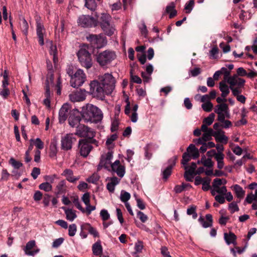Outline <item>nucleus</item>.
Instances as JSON below:
<instances>
[{
  "label": "nucleus",
  "mask_w": 257,
  "mask_h": 257,
  "mask_svg": "<svg viewBox=\"0 0 257 257\" xmlns=\"http://www.w3.org/2000/svg\"><path fill=\"white\" fill-rule=\"evenodd\" d=\"M81 115L85 122L97 123L103 118L101 109L95 105L87 103L81 108Z\"/></svg>",
  "instance_id": "f257e3e1"
},
{
  "label": "nucleus",
  "mask_w": 257,
  "mask_h": 257,
  "mask_svg": "<svg viewBox=\"0 0 257 257\" xmlns=\"http://www.w3.org/2000/svg\"><path fill=\"white\" fill-rule=\"evenodd\" d=\"M75 135L79 137L83 138L82 139H87L88 140L93 141L94 145L96 147L98 146V142L94 139L95 136V132L92 129L84 124H79L76 126Z\"/></svg>",
  "instance_id": "f03ea898"
},
{
  "label": "nucleus",
  "mask_w": 257,
  "mask_h": 257,
  "mask_svg": "<svg viewBox=\"0 0 257 257\" xmlns=\"http://www.w3.org/2000/svg\"><path fill=\"white\" fill-rule=\"evenodd\" d=\"M111 16L107 13H101L100 18L97 20L101 29L104 34L108 36H111L113 34L115 29L110 24Z\"/></svg>",
  "instance_id": "7ed1b4c3"
},
{
  "label": "nucleus",
  "mask_w": 257,
  "mask_h": 257,
  "mask_svg": "<svg viewBox=\"0 0 257 257\" xmlns=\"http://www.w3.org/2000/svg\"><path fill=\"white\" fill-rule=\"evenodd\" d=\"M97 80L105 90V93L111 94L115 88V80L114 77L111 74L105 73L99 77Z\"/></svg>",
  "instance_id": "20e7f679"
},
{
  "label": "nucleus",
  "mask_w": 257,
  "mask_h": 257,
  "mask_svg": "<svg viewBox=\"0 0 257 257\" xmlns=\"http://www.w3.org/2000/svg\"><path fill=\"white\" fill-rule=\"evenodd\" d=\"M90 91L89 93L93 97H95L100 100H104L106 95H109L105 93V90L101 86L100 82L97 80H94L89 84Z\"/></svg>",
  "instance_id": "39448f33"
},
{
  "label": "nucleus",
  "mask_w": 257,
  "mask_h": 257,
  "mask_svg": "<svg viewBox=\"0 0 257 257\" xmlns=\"http://www.w3.org/2000/svg\"><path fill=\"white\" fill-rule=\"evenodd\" d=\"M116 57L114 51L106 50L98 53L96 55V60L100 66H105L114 60Z\"/></svg>",
  "instance_id": "423d86ee"
},
{
  "label": "nucleus",
  "mask_w": 257,
  "mask_h": 257,
  "mask_svg": "<svg viewBox=\"0 0 257 257\" xmlns=\"http://www.w3.org/2000/svg\"><path fill=\"white\" fill-rule=\"evenodd\" d=\"M86 39L93 48L100 49L104 47L107 42V39L103 34H89Z\"/></svg>",
  "instance_id": "0eeeda50"
},
{
  "label": "nucleus",
  "mask_w": 257,
  "mask_h": 257,
  "mask_svg": "<svg viewBox=\"0 0 257 257\" xmlns=\"http://www.w3.org/2000/svg\"><path fill=\"white\" fill-rule=\"evenodd\" d=\"M92 144H94V143L92 141L80 139L78 144V150L80 155L83 158H86L93 148Z\"/></svg>",
  "instance_id": "6e6552de"
},
{
  "label": "nucleus",
  "mask_w": 257,
  "mask_h": 257,
  "mask_svg": "<svg viewBox=\"0 0 257 257\" xmlns=\"http://www.w3.org/2000/svg\"><path fill=\"white\" fill-rule=\"evenodd\" d=\"M77 55L81 65L83 67L87 69L92 67V62L91 54L87 50L81 49L77 52Z\"/></svg>",
  "instance_id": "1a4fd4ad"
},
{
  "label": "nucleus",
  "mask_w": 257,
  "mask_h": 257,
  "mask_svg": "<svg viewBox=\"0 0 257 257\" xmlns=\"http://www.w3.org/2000/svg\"><path fill=\"white\" fill-rule=\"evenodd\" d=\"M79 26L83 28H91L96 27L98 25L96 19L89 15H82L80 16L77 20Z\"/></svg>",
  "instance_id": "9d476101"
},
{
  "label": "nucleus",
  "mask_w": 257,
  "mask_h": 257,
  "mask_svg": "<svg viewBox=\"0 0 257 257\" xmlns=\"http://www.w3.org/2000/svg\"><path fill=\"white\" fill-rule=\"evenodd\" d=\"M86 80V76L83 71L78 69L74 73L70 80L71 86L74 88H78L81 86Z\"/></svg>",
  "instance_id": "9b49d317"
},
{
  "label": "nucleus",
  "mask_w": 257,
  "mask_h": 257,
  "mask_svg": "<svg viewBox=\"0 0 257 257\" xmlns=\"http://www.w3.org/2000/svg\"><path fill=\"white\" fill-rule=\"evenodd\" d=\"M76 142V138L72 134H66L62 137L61 140V148L64 151L71 150L72 145Z\"/></svg>",
  "instance_id": "f8f14e48"
},
{
  "label": "nucleus",
  "mask_w": 257,
  "mask_h": 257,
  "mask_svg": "<svg viewBox=\"0 0 257 257\" xmlns=\"http://www.w3.org/2000/svg\"><path fill=\"white\" fill-rule=\"evenodd\" d=\"M81 119L82 118L81 115V111H80L77 108H74L70 111L68 121L69 124L72 127H74L79 124Z\"/></svg>",
  "instance_id": "ddd939ff"
},
{
  "label": "nucleus",
  "mask_w": 257,
  "mask_h": 257,
  "mask_svg": "<svg viewBox=\"0 0 257 257\" xmlns=\"http://www.w3.org/2000/svg\"><path fill=\"white\" fill-rule=\"evenodd\" d=\"M36 33L38 38V42L41 46H43L44 45V34L45 32V29L40 17L36 18Z\"/></svg>",
  "instance_id": "4468645a"
},
{
  "label": "nucleus",
  "mask_w": 257,
  "mask_h": 257,
  "mask_svg": "<svg viewBox=\"0 0 257 257\" xmlns=\"http://www.w3.org/2000/svg\"><path fill=\"white\" fill-rule=\"evenodd\" d=\"M177 159L178 157L177 156H174L168 160V163L169 165L162 172L163 179L164 180H167L169 176L171 175L172 169L175 166Z\"/></svg>",
  "instance_id": "2eb2a0df"
},
{
  "label": "nucleus",
  "mask_w": 257,
  "mask_h": 257,
  "mask_svg": "<svg viewBox=\"0 0 257 257\" xmlns=\"http://www.w3.org/2000/svg\"><path fill=\"white\" fill-rule=\"evenodd\" d=\"M70 109V105L67 103H64L61 107L59 112V120L60 123L64 122L67 118Z\"/></svg>",
  "instance_id": "dca6fc26"
},
{
  "label": "nucleus",
  "mask_w": 257,
  "mask_h": 257,
  "mask_svg": "<svg viewBox=\"0 0 257 257\" xmlns=\"http://www.w3.org/2000/svg\"><path fill=\"white\" fill-rule=\"evenodd\" d=\"M67 187L65 180L60 181L56 186L55 194L58 196L60 195H65L67 192Z\"/></svg>",
  "instance_id": "f3484780"
},
{
  "label": "nucleus",
  "mask_w": 257,
  "mask_h": 257,
  "mask_svg": "<svg viewBox=\"0 0 257 257\" xmlns=\"http://www.w3.org/2000/svg\"><path fill=\"white\" fill-rule=\"evenodd\" d=\"M61 175L65 176L66 179L70 183H74L79 179V177L73 176V171L70 169H65Z\"/></svg>",
  "instance_id": "a211bd4d"
},
{
  "label": "nucleus",
  "mask_w": 257,
  "mask_h": 257,
  "mask_svg": "<svg viewBox=\"0 0 257 257\" xmlns=\"http://www.w3.org/2000/svg\"><path fill=\"white\" fill-rule=\"evenodd\" d=\"M205 218L207 221H205L202 216H200L198 219L199 222L202 224L204 228H207L212 226L213 223L212 215L210 214H207L205 215Z\"/></svg>",
  "instance_id": "6ab92c4d"
},
{
  "label": "nucleus",
  "mask_w": 257,
  "mask_h": 257,
  "mask_svg": "<svg viewBox=\"0 0 257 257\" xmlns=\"http://www.w3.org/2000/svg\"><path fill=\"white\" fill-rule=\"evenodd\" d=\"M236 236L235 234L232 232H229V233H224V238L225 240L226 243L229 245L231 243L235 245L236 244Z\"/></svg>",
  "instance_id": "aec40b11"
},
{
  "label": "nucleus",
  "mask_w": 257,
  "mask_h": 257,
  "mask_svg": "<svg viewBox=\"0 0 257 257\" xmlns=\"http://www.w3.org/2000/svg\"><path fill=\"white\" fill-rule=\"evenodd\" d=\"M218 134L215 136L214 138L217 142L222 143L226 144L228 142V138L224 135V132L219 129L217 131Z\"/></svg>",
  "instance_id": "412c9836"
},
{
  "label": "nucleus",
  "mask_w": 257,
  "mask_h": 257,
  "mask_svg": "<svg viewBox=\"0 0 257 257\" xmlns=\"http://www.w3.org/2000/svg\"><path fill=\"white\" fill-rule=\"evenodd\" d=\"M102 246L100 240H97L92 246V252L95 255H100L102 253Z\"/></svg>",
  "instance_id": "4be33fe9"
},
{
  "label": "nucleus",
  "mask_w": 257,
  "mask_h": 257,
  "mask_svg": "<svg viewBox=\"0 0 257 257\" xmlns=\"http://www.w3.org/2000/svg\"><path fill=\"white\" fill-rule=\"evenodd\" d=\"M228 106L226 103H223L217 105L214 109V112L218 114L220 113H228Z\"/></svg>",
  "instance_id": "5701e85b"
},
{
  "label": "nucleus",
  "mask_w": 257,
  "mask_h": 257,
  "mask_svg": "<svg viewBox=\"0 0 257 257\" xmlns=\"http://www.w3.org/2000/svg\"><path fill=\"white\" fill-rule=\"evenodd\" d=\"M62 209L65 211V213L66 216V219L70 221L74 220L77 217L75 213V211L71 209H66L65 207H63Z\"/></svg>",
  "instance_id": "b1692460"
},
{
  "label": "nucleus",
  "mask_w": 257,
  "mask_h": 257,
  "mask_svg": "<svg viewBox=\"0 0 257 257\" xmlns=\"http://www.w3.org/2000/svg\"><path fill=\"white\" fill-rule=\"evenodd\" d=\"M227 85L226 84L225 81H221L219 82V89L221 91V96L225 97L229 94V90Z\"/></svg>",
  "instance_id": "393cba45"
},
{
  "label": "nucleus",
  "mask_w": 257,
  "mask_h": 257,
  "mask_svg": "<svg viewBox=\"0 0 257 257\" xmlns=\"http://www.w3.org/2000/svg\"><path fill=\"white\" fill-rule=\"evenodd\" d=\"M57 152V141L56 140H53L50 145L49 157L54 158L56 156Z\"/></svg>",
  "instance_id": "a878e982"
},
{
  "label": "nucleus",
  "mask_w": 257,
  "mask_h": 257,
  "mask_svg": "<svg viewBox=\"0 0 257 257\" xmlns=\"http://www.w3.org/2000/svg\"><path fill=\"white\" fill-rule=\"evenodd\" d=\"M145 157L146 159L150 160L152 157V144H148L144 147Z\"/></svg>",
  "instance_id": "bb28decb"
},
{
  "label": "nucleus",
  "mask_w": 257,
  "mask_h": 257,
  "mask_svg": "<svg viewBox=\"0 0 257 257\" xmlns=\"http://www.w3.org/2000/svg\"><path fill=\"white\" fill-rule=\"evenodd\" d=\"M234 190L236 197L238 198H242L245 194V191L239 185L236 184L233 186Z\"/></svg>",
  "instance_id": "cd10ccee"
},
{
  "label": "nucleus",
  "mask_w": 257,
  "mask_h": 257,
  "mask_svg": "<svg viewBox=\"0 0 257 257\" xmlns=\"http://www.w3.org/2000/svg\"><path fill=\"white\" fill-rule=\"evenodd\" d=\"M85 6L89 10L94 11L97 8V4L95 0H84Z\"/></svg>",
  "instance_id": "c85d7f7f"
},
{
  "label": "nucleus",
  "mask_w": 257,
  "mask_h": 257,
  "mask_svg": "<svg viewBox=\"0 0 257 257\" xmlns=\"http://www.w3.org/2000/svg\"><path fill=\"white\" fill-rule=\"evenodd\" d=\"M30 142H32L38 150H42L44 148V144L39 138H36V139H30Z\"/></svg>",
  "instance_id": "c756f323"
},
{
  "label": "nucleus",
  "mask_w": 257,
  "mask_h": 257,
  "mask_svg": "<svg viewBox=\"0 0 257 257\" xmlns=\"http://www.w3.org/2000/svg\"><path fill=\"white\" fill-rule=\"evenodd\" d=\"M195 6V2L194 0H190L186 3L184 10L186 14H190L192 11Z\"/></svg>",
  "instance_id": "7c9ffc66"
},
{
  "label": "nucleus",
  "mask_w": 257,
  "mask_h": 257,
  "mask_svg": "<svg viewBox=\"0 0 257 257\" xmlns=\"http://www.w3.org/2000/svg\"><path fill=\"white\" fill-rule=\"evenodd\" d=\"M196 168L197 164L195 162H192L190 166H188L187 165L184 166V168L186 170L185 172L194 174L195 173Z\"/></svg>",
  "instance_id": "2f4dec72"
},
{
  "label": "nucleus",
  "mask_w": 257,
  "mask_h": 257,
  "mask_svg": "<svg viewBox=\"0 0 257 257\" xmlns=\"http://www.w3.org/2000/svg\"><path fill=\"white\" fill-rule=\"evenodd\" d=\"M197 207L195 205H191L187 210V214L189 215H192L193 219L197 217V213L196 212Z\"/></svg>",
  "instance_id": "473e14b6"
},
{
  "label": "nucleus",
  "mask_w": 257,
  "mask_h": 257,
  "mask_svg": "<svg viewBox=\"0 0 257 257\" xmlns=\"http://www.w3.org/2000/svg\"><path fill=\"white\" fill-rule=\"evenodd\" d=\"M100 163L102 165L104 168L107 170L110 171V168L109 165L111 164L110 162L108 160H105L104 158V155H101L100 160Z\"/></svg>",
  "instance_id": "72a5a7b5"
},
{
  "label": "nucleus",
  "mask_w": 257,
  "mask_h": 257,
  "mask_svg": "<svg viewBox=\"0 0 257 257\" xmlns=\"http://www.w3.org/2000/svg\"><path fill=\"white\" fill-rule=\"evenodd\" d=\"M39 188L46 192L51 191L52 189V186L48 182H44L40 184Z\"/></svg>",
  "instance_id": "f704fd0d"
},
{
  "label": "nucleus",
  "mask_w": 257,
  "mask_h": 257,
  "mask_svg": "<svg viewBox=\"0 0 257 257\" xmlns=\"http://www.w3.org/2000/svg\"><path fill=\"white\" fill-rule=\"evenodd\" d=\"M112 171L116 172L119 177L122 178L124 176L125 173V167L124 166L119 165L117 168H115L114 171Z\"/></svg>",
  "instance_id": "c9c22d12"
},
{
  "label": "nucleus",
  "mask_w": 257,
  "mask_h": 257,
  "mask_svg": "<svg viewBox=\"0 0 257 257\" xmlns=\"http://www.w3.org/2000/svg\"><path fill=\"white\" fill-rule=\"evenodd\" d=\"M20 28L23 34L26 36L28 34L29 25L27 21L25 19H23L22 20V22L20 24Z\"/></svg>",
  "instance_id": "e433bc0d"
},
{
  "label": "nucleus",
  "mask_w": 257,
  "mask_h": 257,
  "mask_svg": "<svg viewBox=\"0 0 257 257\" xmlns=\"http://www.w3.org/2000/svg\"><path fill=\"white\" fill-rule=\"evenodd\" d=\"M206 136V134H203L201 138H199L197 139H194L193 142L195 143V144L197 145H201V144L206 143V142L207 141L210 140Z\"/></svg>",
  "instance_id": "4c0bfd02"
},
{
  "label": "nucleus",
  "mask_w": 257,
  "mask_h": 257,
  "mask_svg": "<svg viewBox=\"0 0 257 257\" xmlns=\"http://www.w3.org/2000/svg\"><path fill=\"white\" fill-rule=\"evenodd\" d=\"M238 76L239 75H237V73L231 76H230V77L227 80V82L230 85L236 86Z\"/></svg>",
  "instance_id": "58836bf2"
},
{
  "label": "nucleus",
  "mask_w": 257,
  "mask_h": 257,
  "mask_svg": "<svg viewBox=\"0 0 257 257\" xmlns=\"http://www.w3.org/2000/svg\"><path fill=\"white\" fill-rule=\"evenodd\" d=\"M215 116V115L214 113H210L208 117H205L204 119L203 123L207 125H211L214 120Z\"/></svg>",
  "instance_id": "ea45409f"
},
{
  "label": "nucleus",
  "mask_w": 257,
  "mask_h": 257,
  "mask_svg": "<svg viewBox=\"0 0 257 257\" xmlns=\"http://www.w3.org/2000/svg\"><path fill=\"white\" fill-rule=\"evenodd\" d=\"M213 104L210 101H208L201 105L202 109L206 112H210L213 108Z\"/></svg>",
  "instance_id": "a19ab883"
},
{
  "label": "nucleus",
  "mask_w": 257,
  "mask_h": 257,
  "mask_svg": "<svg viewBox=\"0 0 257 257\" xmlns=\"http://www.w3.org/2000/svg\"><path fill=\"white\" fill-rule=\"evenodd\" d=\"M9 162L15 169H18L23 166V164L21 162L16 161L13 158L10 159Z\"/></svg>",
  "instance_id": "79ce46f5"
},
{
  "label": "nucleus",
  "mask_w": 257,
  "mask_h": 257,
  "mask_svg": "<svg viewBox=\"0 0 257 257\" xmlns=\"http://www.w3.org/2000/svg\"><path fill=\"white\" fill-rule=\"evenodd\" d=\"M210 181H211V179L209 178H208L207 177H205V181H204L202 184V189L203 191H207L210 189Z\"/></svg>",
  "instance_id": "37998d69"
},
{
  "label": "nucleus",
  "mask_w": 257,
  "mask_h": 257,
  "mask_svg": "<svg viewBox=\"0 0 257 257\" xmlns=\"http://www.w3.org/2000/svg\"><path fill=\"white\" fill-rule=\"evenodd\" d=\"M143 247H144L143 242L141 240H138V241L137 242H136L135 245V253L141 252Z\"/></svg>",
  "instance_id": "c03bdc74"
},
{
  "label": "nucleus",
  "mask_w": 257,
  "mask_h": 257,
  "mask_svg": "<svg viewBox=\"0 0 257 257\" xmlns=\"http://www.w3.org/2000/svg\"><path fill=\"white\" fill-rule=\"evenodd\" d=\"M191 159V155L188 153L185 152L182 155L181 164L183 165L184 166L187 165V163L190 161Z\"/></svg>",
  "instance_id": "a18cd8bd"
},
{
  "label": "nucleus",
  "mask_w": 257,
  "mask_h": 257,
  "mask_svg": "<svg viewBox=\"0 0 257 257\" xmlns=\"http://www.w3.org/2000/svg\"><path fill=\"white\" fill-rule=\"evenodd\" d=\"M77 231V226L75 224H70L68 227V234L70 236L75 235Z\"/></svg>",
  "instance_id": "49530a36"
},
{
  "label": "nucleus",
  "mask_w": 257,
  "mask_h": 257,
  "mask_svg": "<svg viewBox=\"0 0 257 257\" xmlns=\"http://www.w3.org/2000/svg\"><path fill=\"white\" fill-rule=\"evenodd\" d=\"M228 208L230 210L231 213L239 211V207L237 204V202L234 201L232 202L229 204Z\"/></svg>",
  "instance_id": "de8ad7c7"
},
{
  "label": "nucleus",
  "mask_w": 257,
  "mask_h": 257,
  "mask_svg": "<svg viewBox=\"0 0 257 257\" xmlns=\"http://www.w3.org/2000/svg\"><path fill=\"white\" fill-rule=\"evenodd\" d=\"M36 245V242L34 240H30L28 241L25 248V252L26 254V251H31L30 250L32 249Z\"/></svg>",
  "instance_id": "09e8293b"
},
{
  "label": "nucleus",
  "mask_w": 257,
  "mask_h": 257,
  "mask_svg": "<svg viewBox=\"0 0 257 257\" xmlns=\"http://www.w3.org/2000/svg\"><path fill=\"white\" fill-rule=\"evenodd\" d=\"M130 74H131V81H132L133 82L137 83V84L142 83V80L140 77H139L138 75H133V70H131Z\"/></svg>",
  "instance_id": "8fccbe9b"
},
{
  "label": "nucleus",
  "mask_w": 257,
  "mask_h": 257,
  "mask_svg": "<svg viewBox=\"0 0 257 257\" xmlns=\"http://www.w3.org/2000/svg\"><path fill=\"white\" fill-rule=\"evenodd\" d=\"M73 202L78 209L80 210L83 213L85 212V209L84 208H83L82 206H81V204L79 202V199H78V197H77L76 198H75L73 199Z\"/></svg>",
  "instance_id": "3c124183"
},
{
  "label": "nucleus",
  "mask_w": 257,
  "mask_h": 257,
  "mask_svg": "<svg viewBox=\"0 0 257 257\" xmlns=\"http://www.w3.org/2000/svg\"><path fill=\"white\" fill-rule=\"evenodd\" d=\"M219 49L216 46H214L209 51L210 56L213 59H216L218 54Z\"/></svg>",
  "instance_id": "603ef678"
},
{
  "label": "nucleus",
  "mask_w": 257,
  "mask_h": 257,
  "mask_svg": "<svg viewBox=\"0 0 257 257\" xmlns=\"http://www.w3.org/2000/svg\"><path fill=\"white\" fill-rule=\"evenodd\" d=\"M204 134H206V136L207 137V138L209 139V140H211L212 139L211 137H215V136H216L218 134V132L216 131H214L212 128H209L208 130L204 133Z\"/></svg>",
  "instance_id": "864d4df0"
},
{
  "label": "nucleus",
  "mask_w": 257,
  "mask_h": 257,
  "mask_svg": "<svg viewBox=\"0 0 257 257\" xmlns=\"http://www.w3.org/2000/svg\"><path fill=\"white\" fill-rule=\"evenodd\" d=\"M131 195L129 193L124 191L123 193L121 192L120 195V200L124 203H126L130 199Z\"/></svg>",
  "instance_id": "5fc2aeb1"
},
{
  "label": "nucleus",
  "mask_w": 257,
  "mask_h": 257,
  "mask_svg": "<svg viewBox=\"0 0 257 257\" xmlns=\"http://www.w3.org/2000/svg\"><path fill=\"white\" fill-rule=\"evenodd\" d=\"M11 174L8 172L7 169H4L2 171V177L0 179V181H7Z\"/></svg>",
  "instance_id": "6e6d98bb"
},
{
  "label": "nucleus",
  "mask_w": 257,
  "mask_h": 257,
  "mask_svg": "<svg viewBox=\"0 0 257 257\" xmlns=\"http://www.w3.org/2000/svg\"><path fill=\"white\" fill-rule=\"evenodd\" d=\"M235 86H229V88L232 91V94L237 97V96H239V94L241 93V90L240 89L241 88H238V86L237 87H234Z\"/></svg>",
  "instance_id": "4d7b16f0"
},
{
  "label": "nucleus",
  "mask_w": 257,
  "mask_h": 257,
  "mask_svg": "<svg viewBox=\"0 0 257 257\" xmlns=\"http://www.w3.org/2000/svg\"><path fill=\"white\" fill-rule=\"evenodd\" d=\"M100 215L103 221H106L108 220L110 217L109 214L108 213L107 210L105 209L101 210L100 213Z\"/></svg>",
  "instance_id": "13d9d810"
},
{
  "label": "nucleus",
  "mask_w": 257,
  "mask_h": 257,
  "mask_svg": "<svg viewBox=\"0 0 257 257\" xmlns=\"http://www.w3.org/2000/svg\"><path fill=\"white\" fill-rule=\"evenodd\" d=\"M137 217L143 223L145 222L148 219L147 215L145 214L143 212H142L141 211H138Z\"/></svg>",
  "instance_id": "bf43d9fd"
},
{
  "label": "nucleus",
  "mask_w": 257,
  "mask_h": 257,
  "mask_svg": "<svg viewBox=\"0 0 257 257\" xmlns=\"http://www.w3.org/2000/svg\"><path fill=\"white\" fill-rule=\"evenodd\" d=\"M82 200L86 205H89V203H90V193L88 192L85 193L82 197Z\"/></svg>",
  "instance_id": "052dcab7"
},
{
  "label": "nucleus",
  "mask_w": 257,
  "mask_h": 257,
  "mask_svg": "<svg viewBox=\"0 0 257 257\" xmlns=\"http://www.w3.org/2000/svg\"><path fill=\"white\" fill-rule=\"evenodd\" d=\"M41 170L40 169L37 167H34L31 172V176L34 179H36L38 178L39 175L40 174Z\"/></svg>",
  "instance_id": "680f3d73"
},
{
  "label": "nucleus",
  "mask_w": 257,
  "mask_h": 257,
  "mask_svg": "<svg viewBox=\"0 0 257 257\" xmlns=\"http://www.w3.org/2000/svg\"><path fill=\"white\" fill-rule=\"evenodd\" d=\"M51 196L48 194L44 195L43 203L44 204V207H46L49 205L50 201L51 200Z\"/></svg>",
  "instance_id": "e2e57ef3"
},
{
  "label": "nucleus",
  "mask_w": 257,
  "mask_h": 257,
  "mask_svg": "<svg viewBox=\"0 0 257 257\" xmlns=\"http://www.w3.org/2000/svg\"><path fill=\"white\" fill-rule=\"evenodd\" d=\"M58 178L57 175L56 174H54L52 175H46L45 176L44 179L46 181V182H49L51 184L53 183L55 180V179Z\"/></svg>",
  "instance_id": "0e129e2a"
},
{
  "label": "nucleus",
  "mask_w": 257,
  "mask_h": 257,
  "mask_svg": "<svg viewBox=\"0 0 257 257\" xmlns=\"http://www.w3.org/2000/svg\"><path fill=\"white\" fill-rule=\"evenodd\" d=\"M117 138L116 134L111 135L109 138H108L106 141V145L109 146L112 144L113 142L116 140Z\"/></svg>",
  "instance_id": "69168bd1"
},
{
  "label": "nucleus",
  "mask_w": 257,
  "mask_h": 257,
  "mask_svg": "<svg viewBox=\"0 0 257 257\" xmlns=\"http://www.w3.org/2000/svg\"><path fill=\"white\" fill-rule=\"evenodd\" d=\"M100 177L98 175L93 174L88 180V181L93 184H96L99 180Z\"/></svg>",
  "instance_id": "338daca9"
},
{
  "label": "nucleus",
  "mask_w": 257,
  "mask_h": 257,
  "mask_svg": "<svg viewBox=\"0 0 257 257\" xmlns=\"http://www.w3.org/2000/svg\"><path fill=\"white\" fill-rule=\"evenodd\" d=\"M64 238L60 237L56 239L53 242L52 246L54 248L58 247L63 242Z\"/></svg>",
  "instance_id": "774afa93"
}]
</instances>
